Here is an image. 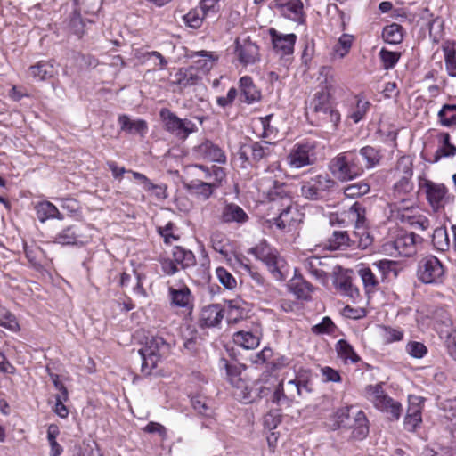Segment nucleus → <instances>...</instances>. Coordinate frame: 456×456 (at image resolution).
Listing matches in <instances>:
<instances>
[{
    "instance_id": "nucleus-27",
    "label": "nucleus",
    "mask_w": 456,
    "mask_h": 456,
    "mask_svg": "<svg viewBox=\"0 0 456 456\" xmlns=\"http://www.w3.org/2000/svg\"><path fill=\"white\" fill-rule=\"evenodd\" d=\"M53 242L61 246L83 245L82 234L78 226L72 224L65 227L56 233Z\"/></svg>"
},
{
    "instance_id": "nucleus-41",
    "label": "nucleus",
    "mask_w": 456,
    "mask_h": 456,
    "mask_svg": "<svg viewBox=\"0 0 456 456\" xmlns=\"http://www.w3.org/2000/svg\"><path fill=\"white\" fill-rule=\"evenodd\" d=\"M290 288L297 298L303 300L310 299L314 290L313 285L301 277H295L291 281Z\"/></svg>"
},
{
    "instance_id": "nucleus-38",
    "label": "nucleus",
    "mask_w": 456,
    "mask_h": 456,
    "mask_svg": "<svg viewBox=\"0 0 456 456\" xmlns=\"http://www.w3.org/2000/svg\"><path fill=\"white\" fill-rule=\"evenodd\" d=\"M186 188L206 200L213 194L214 190L216 189V183H210L209 182H203L200 180H192L186 184Z\"/></svg>"
},
{
    "instance_id": "nucleus-23",
    "label": "nucleus",
    "mask_w": 456,
    "mask_h": 456,
    "mask_svg": "<svg viewBox=\"0 0 456 456\" xmlns=\"http://www.w3.org/2000/svg\"><path fill=\"white\" fill-rule=\"evenodd\" d=\"M189 57L194 60L191 67H193L196 71L200 70L203 73L209 72L218 61V55L213 52L205 50L191 52Z\"/></svg>"
},
{
    "instance_id": "nucleus-9",
    "label": "nucleus",
    "mask_w": 456,
    "mask_h": 456,
    "mask_svg": "<svg viewBox=\"0 0 456 456\" xmlns=\"http://www.w3.org/2000/svg\"><path fill=\"white\" fill-rule=\"evenodd\" d=\"M417 274L419 280L425 284H437L443 281L444 268L436 256L430 255L419 262Z\"/></svg>"
},
{
    "instance_id": "nucleus-51",
    "label": "nucleus",
    "mask_w": 456,
    "mask_h": 456,
    "mask_svg": "<svg viewBox=\"0 0 456 456\" xmlns=\"http://www.w3.org/2000/svg\"><path fill=\"white\" fill-rule=\"evenodd\" d=\"M318 80L320 83V90H327L330 93L336 84L332 68L329 66H322L320 69Z\"/></svg>"
},
{
    "instance_id": "nucleus-13",
    "label": "nucleus",
    "mask_w": 456,
    "mask_h": 456,
    "mask_svg": "<svg viewBox=\"0 0 456 456\" xmlns=\"http://www.w3.org/2000/svg\"><path fill=\"white\" fill-rule=\"evenodd\" d=\"M315 144L311 142L296 143L290 150L287 161L290 167L301 168L315 162Z\"/></svg>"
},
{
    "instance_id": "nucleus-10",
    "label": "nucleus",
    "mask_w": 456,
    "mask_h": 456,
    "mask_svg": "<svg viewBox=\"0 0 456 456\" xmlns=\"http://www.w3.org/2000/svg\"><path fill=\"white\" fill-rule=\"evenodd\" d=\"M311 105L323 121L331 123L332 127H336L339 123L340 114L331 106L330 93L327 90H318Z\"/></svg>"
},
{
    "instance_id": "nucleus-36",
    "label": "nucleus",
    "mask_w": 456,
    "mask_h": 456,
    "mask_svg": "<svg viewBox=\"0 0 456 456\" xmlns=\"http://www.w3.org/2000/svg\"><path fill=\"white\" fill-rule=\"evenodd\" d=\"M297 215L296 209L292 207L291 199H287V204L281 209L279 214V216L274 219V224L281 230H285L286 228L292 225V224L296 221L295 216Z\"/></svg>"
},
{
    "instance_id": "nucleus-43",
    "label": "nucleus",
    "mask_w": 456,
    "mask_h": 456,
    "mask_svg": "<svg viewBox=\"0 0 456 456\" xmlns=\"http://www.w3.org/2000/svg\"><path fill=\"white\" fill-rule=\"evenodd\" d=\"M336 351L339 358H341L346 363L352 362L356 363L360 361V357L357 355L353 346L345 339H339L336 343Z\"/></svg>"
},
{
    "instance_id": "nucleus-53",
    "label": "nucleus",
    "mask_w": 456,
    "mask_h": 456,
    "mask_svg": "<svg viewBox=\"0 0 456 456\" xmlns=\"http://www.w3.org/2000/svg\"><path fill=\"white\" fill-rule=\"evenodd\" d=\"M228 241L226 235L221 232L216 231L210 235V242L213 249L223 256L228 254Z\"/></svg>"
},
{
    "instance_id": "nucleus-48",
    "label": "nucleus",
    "mask_w": 456,
    "mask_h": 456,
    "mask_svg": "<svg viewBox=\"0 0 456 456\" xmlns=\"http://www.w3.org/2000/svg\"><path fill=\"white\" fill-rule=\"evenodd\" d=\"M351 242L355 243L352 240L346 231H335L329 239V247L332 250L343 249L351 246Z\"/></svg>"
},
{
    "instance_id": "nucleus-63",
    "label": "nucleus",
    "mask_w": 456,
    "mask_h": 456,
    "mask_svg": "<svg viewBox=\"0 0 456 456\" xmlns=\"http://www.w3.org/2000/svg\"><path fill=\"white\" fill-rule=\"evenodd\" d=\"M335 330L336 325L328 316L323 317L320 323L314 325L311 329L315 335L332 334Z\"/></svg>"
},
{
    "instance_id": "nucleus-11",
    "label": "nucleus",
    "mask_w": 456,
    "mask_h": 456,
    "mask_svg": "<svg viewBox=\"0 0 456 456\" xmlns=\"http://www.w3.org/2000/svg\"><path fill=\"white\" fill-rule=\"evenodd\" d=\"M387 208H389V218L403 224L410 225L419 214L416 199L390 202L387 204Z\"/></svg>"
},
{
    "instance_id": "nucleus-2",
    "label": "nucleus",
    "mask_w": 456,
    "mask_h": 456,
    "mask_svg": "<svg viewBox=\"0 0 456 456\" xmlns=\"http://www.w3.org/2000/svg\"><path fill=\"white\" fill-rule=\"evenodd\" d=\"M329 170L340 182H348L363 175V166L357 150L338 153L329 163Z\"/></svg>"
},
{
    "instance_id": "nucleus-19",
    "label": "nucleus",
    "mask_w": 456,
    "mask_h": 456,
    "mask_svg": "<svg viewBox=\"0 0 456 456\" xmlns=\"http://www.w3.org/2000/svg\"><path fill=\"white\" fill-rule=\"evenodd\" d=\"M225 314V309L220 304H211L204 306L200 314L199 324L202 328L218 327Z\"/></svg>"
},
{
    "instance_id": "nucleus-16",
    "label": "nucleus",
    "mask_w": 456,
    "mask_h": 456,
    "mask_svg": "<svg viewBox=\"0 0 456 456\" xmlns=\"http://www.w3.org/2000/svg\"><path fill=\"white\" fill-rule=\"evenodd\" d=\"M249 219L246 211L233 202H225L218 215V221L222 224L241 226Z\"/></svg>"
},
{
    "instance_id": "nucleus-49",
    "label": "nucleus",
    "mask_w": 456,
    "mask_h": 456,
    "mask_svg": "<svg viewBox=\"0 0 456 456\" xmlns=\"http://www.w3.org/2000/svg\"><path fill=\"white\" fill-rule=\"evenodd\" d=\"M335 287L343 295L355 298L359 296V290L352 283V280L348 276L340 275L338 276L334 281Z\"/></svg>"
},
{
    "instance_id": "nucleus-21",
    "label": "nucleus",
    "mask_w": 456,
    "mask_h": 456,
    "mask_svg": "<svg viewBox=\"0 0 456 456\" xmlns=\"http://www.w3.org/2000/svg\"><path fill=\"white\" fill-rule=\"evenodd\" d=\"M195 153L203 159L224 164L226 156L224 151L211 141H205L195 148Z\"/></svg>"
},
{
    "instance_id": "nucleus-14",
    "label": "nucleus",
    "mask_w": 456,
    "mask_h": 456,
    "mask_svg": "<svg viewBox=\"0 0 456 456\" xmlns=\"http://www.w3.org/2000/svg\"><path fill=\"white\" fill-rule=\"evenodd\" d=\"M422 188L425 190L426 198L435 212L442 210L451 201L448 189L443 183L425 180Z\"/></svg>"
},
{
    "instance_id": "nucleus-57",
    "label": "nucleus",
    "mask_w": 456,
    "mask_h": 456,
    "mask_svg": "<svg viewBox=\"0 0 456 456\" xmlns=\"http://www.w3.org/2000/svg\"><path fill=\"white\" fill-rule=\"evenodd\" d=\"M372 266L380 273V279L384 281L387 279L391 273L396 275V262L382 259L372 264Z\"/></svg>"
},
{
    "instance_id": "nucleus-26",
    "label": "nucleus",
    "mask_w": 456,
    "mask_h": 456,
    "mask_svg": "<svg viewBox=\"0 0 456 456\" xmlns=\"http://www.w3.org/2000/svg\"><path fill=\"white\" fill-rule=\"evenodd\" d=\"M57 73V69L52 61H40L29 67L28 76L34 82H41L52 78Z\"/></svg>"
},
{
    "instance_id": "nucleus-28",
    "label": "nucleus",
    "mask_w": 456,
    "mask_h": 456,
    "mask_svg": "<svg viewBox=\"0 0 456 456\" xmlns=\"http://www.w3.org/2000/svg\"><path fill=\"white\" fill-rule=\"evenodd\" d=\"M168 297L171 304L177 307H188L192 302L191 292L184 284L170 285Z\"/></svg>"
},
{
    "instance_id": "nucleus-44",
    "label": "nucleus",
    "mask_w": 456,
    "mask_h": 456,
    "mask_svg": "<svg viewBox=\"0 0 456 456\" xmlns=\"http://www.w3.org/2000/svg\"><path fill=\"white\" fill-rule=\"evenodd\" d=\"M228 323H237L242 320L245 314L243 302L240 299H233L227 302L225 310Z\"/></svg>"
},
{
    "instance_id": "nucleus-22",
    "label": "nucleus",
    "mask_w": 456,
    "mask_h": 456,
    "mask_svg": "<svg viewBox=\"0 0 456 456\" xmlns=\"http://www.w3.org/2000/svg\"><path fill=\"white\" fill-rule=\"evenodd\" d=\"M239 100L246 104H252L261 99V92L249 76H244L239 80Z\"/></svg>"
},
{
    "instance_id": "nucleus-5",
    "label": "nucleus",
    "mask_w": 456,
    "mask_h": 456,
    "mask_svg": "<svg viewBox=\"0 0 456 456\" xmlns=\"http://www.w3.org/2000/svg\"><path fill=\"white\" fill-rule=\"evenodd\" d=\"M366 393L375 408L387 414L390 420H398L400 419L403 411L402 404L387 395L381 384L368 386Z\"/></svg>"
},
{
    "instance_id": "nucleus-58",
    "label": "nucleus",
    "mask_w": 456,
    "mask_h": 456,
    "mask_svg": "<svg viewBox=\"0 0 456 456\" xmlns=\"http://www.w3.org/2000/svg\"><path fill=\"white\" fill-rule=\"evenodd\" d=\"M295 400V395L293 393H289L286 395L283 388V382L281 381L275 387L273 396L272 402L275 404H287L289 405Z\"/></svg>"
},
{
    "instance_id": "nucleus-64",
    "label": "nucleus",
    "mask_w": 456,
    "mask_h": 456,
    "mask_svg": "<svg viewBox=\"0 0 456 456\" xmlns=\"http://www.w3.org/2000/svg\"><path fill=\"white\" fill-rule=\"evenodd\" d=\"M370 108V102L363 99H358L355 107L351 110L349 117L354 123L361 121Z\"/></svg>"
},
{
    "instance_id": "nucleus-47",
    "label": "nucleus",
    "mask_w": 456,
    "mask_h": 456,
    "mask_svg": "<svg viewBox=\"0 0 456 456\" xmlns=\"http://www.w3.org/2000/svg\"><path fill=\"white\" fill-rule=\"evenodd\" d=\"M252 160L258 162L273 154V146L268 142H256L248 146Z\"/></svg>"
},
{
    "instance_id": "nucleus-52",
    "label": "nucleus",
    "mask_w": 456,
    "mask_h": 456,
    "mask_svg": "<svg viewBox=\"0 0 456 456\" xmlns=\"http://www.w3.org/2000/svg\"><path fill=\"white\" fill-rule=\"evenodd\" d=\"M370 190V184L365 181H360L349 184L344 188V194L346 198L356 199L367 194Z\"/></svg>"
},
{
    "instance_id": "nucleus-32",
    "label": "nucleus",
    "mask_w": 456,
    "mask_h": 456,
    "mask_svg": "<svg viewBox=\"0 0 456 456\" xmlns=\"http://www.w3.org/2000/svg\"><path fill=\"white\" fill-rule=\"evenodd\" d=\"M174 83L179 86L181 88H186L191 86H195L200 81V77L193 67L186 69H180L174 76Z\"/></svg>"
},
{
    "instance_id": "nucleus-59",
    "label": "nucleus",
    "mask_w": 456,
    "mask_h": 456,
    "mask_svg": "<svg viewBox=\"0 0 456 456\" xmlns=\"http://www.w3.org/2000/svg\"><path fill=\"white\" fill-rule=\"evenodd\" d=\"M219 282L227 289H233L237 286L236 279L224 267H217L216 270Z\"/></svg>"
},
{
    "instance_id": "nucleus-35",
    "label": "nucleus",
    "mask_w": 456,
    "mask_h": 456,
    "mask_svg": "<svg viewBox=\"0 0 456 456\" xmlns=\"http://www.w3.org/2000/svg\"><path fill=\"white\" fill-rule=\"evenodd\" d=\"M233 387V396L244 403H250L256 401V395H253L254 387L249 386L245 380L236 379V383L232 385Z\"/></svg>"
},
{
    "instance_id": "nucleus-34",
    "label": "nucleus",
    "mask_w": 456,
    "mask_h": 456,
    "mask_svg": "<svg viewBox=\"0 0 456 456\" xmlns=\"http://www.w3.org/2000/svg\"><path fill=\"white\" fill-rule=\"evenodd\" d=\"M37 216L41 223L48 219L63 220L64 216L59 211L57 207L50 201H42L36 206Z\"/></svg>"
},
{
    "instance_id": "nucleus-18",
    "label": "nucleus",
    "mask_w": 456,
    "mask_h": 456,
    "mask_svg": "<svg viewBox=\"0 0 456 456\" xmlns=\"http://www.w3.org/2000/svg\"><path fill=\"white\" fill-rule=\"evenodd\" d=\"M328 261V257L311 256L303 260V266L306 272L324 284L329 278Z\"/></svg>"
},
{
    "instance_id": "nucleus-3",
    "label": "nucleus",
    "mask_w": 456,
    "mask_h": 456,
    "mask_svg": "<svg viewBox=\"0 0 456 456\" xmlns=\"http://www.w3.org/2000/svg\"><path fill=\"white\" fill-rule=\"evenodd\" d=\"M171 348L169 341L159 335L146 337L143 346L139 350L142 357L141 370L144 375L151 374L158 362Z\"/></svg>"
},
{
    "instance_id": "nucleus-61",
    "label": "nucleus",
    "mask_w": 456,
    "mask_h": 456,
    "mask_svg": "<svg viewBox=\"0 0 456 456\" xmlns=\"http://www.w3.org/2000/svg\"><path fill=\"white\" fill-rule=\"evenodd\" d=\"M191 405L193 409L198 411L199 414L210 417L212 414V410L208 404V399L201 395H196L191 397Z\"/></svg>"
},
{
    "instance_id": "nucleus-54",
    "label": "nucleus",
    "mask_w": 456,
    "mask_h": 456,
    "mask_svg": "<svg viewBox=\"0 0 456 456\" xmlns=\"http://www.w3.org/2000/svg\"><path fill=\"white\" fill-rule=\"evenodd\" d=\"M0 326L12 332L20 330L15 315L4 307H0Z\"/></svg>"
},
{
    "instance_id": "nucleus-15",
    "label": "nucleus",
    "mask_w": 456,
    "mask_h": 456,
    "mask_svg": "<svg viewBox=\"0 0 456 456\" xmlns=\"http://www.w3.org/2000/svg\"><path fill=\"white\" fill-rule=\"evenodd\" d=\"M273 5L282 17L300 25L305 22V12L301 0H274Z\"/></svg>"
},
{
    "instance_id": "nucleus-60",
    "label": "nucleus",
    "mask_w": 456,
    "mask_h": 456,
    "mask_svg": "<svg viewBox=\"0 0 456 456\" xmlns=\"http://www.w3.org/2000/svg\"><path fill=\"white\" fill-rule=\"evenodd\" d=\"M205 19L207 18L202 15L201 11L199 10L198 7L191 10L183 16V20L186 25L192 28H199Z\"/></svg>"
},
{
    "instance_id": "nucleus-45",
    "label": "nucleus",
    "mask_w": 456,
    "mask_h": 456,
    "mask_svg": "<svg viewBox=\"0 0 456 456\" xmlns=\"http://www.w3.org/2000/svg\"><path fill=\"white\" fill-rule=\"evenodd\" d=\"M352 428V436L354 439L362 440L369 434L368 419L362 411H358L355 414L354 425Z\"/></svg>"
},
{
    "instance_id": "nucleus-8",
    "label": "nucleus",
    "mask_w": 456,
    "mask_h": 456,
    "mask_svg": "<svg viewBox=\"0 0 456 456\" xmlns=\"http://www.w3.org/2000/svg\"><path fill=\"white\" fill-rule=\"evenodd\" d=\"M250 253L266 265L274 279H283L281 269L283 266L284 261L280 257L278 251L272 248L266 241H260L256 247L250 249Z\"/></svg>"
},
{
    "instance_id": "nucleus-46",
    "label": "nucleus",
    "mask_w": 456,
    "mask_h": 456,
    "mask_svg": "<svg viewBox=\"0 0 456 456\" xmlns=\"http://www.w3.org/2000/svg\"><path fill=\"white\" fill-rule=\"evenodd\" d=\"M441 126L456 127V104H444L437 114Z\"/></svg>"
},
{
    "instance_id": "nucleus-20",
    "label": "nucleus",
    "mask_w": 456,
    "mask_h": 456,
    "mask_svg": "<svg viewBox=\"0 0 456 456\" xmlns=\"http://www.w3.org/2000/svg\"><path fill=\"white\" fill-rule=\"evenodd\" d=\"M273 49L281 55H287L293 53L294 45L297 40L295 34H281L274 28L270 29Z\"/></svg>"
},
{
    "instance_id": "nucleus-40",
    "label": "nucleus",
    "mask_w": 456,
    "mask_h": 456,
    "mask_svg": "<svg viewBox=\"0 0 456 456\" xmlns=\"http://www.w3.org/2000/svg\"><path fill=\"white\" fill-rule=\"evenodd\" d=\"M403 28L397 23L387 25L382 30L383 40L390 45L400 44L403 39Z\"/></svg>"
},
{
    "instance_id": "nucleus-12",
    "label": "nucleus",
    "mask_w": 456,
    "mask_h": 456,
    "mask_svg": "<svg viewBox=\"0 0 456 456\" xmlns=\"http://www.w3.org/2000/svg\"><path fill=\"white\" fill-rule=\"evenodd\" d=\"M349 215L354 220V235L358 238V245L362 248H366L372 243V238L368 232V221L366 219L365 208L359 202H355L349 208Z\"/></svg>"
},
{
    "instance_id": "nucleus-56",
    "label": "nucleus",
    "mask_w": 456,
    "mask_h": 456,
    "mask_svg": "<svg viewBox=\"0 0 456 456\" xmlns=\"http://www.w3.org/2000/svg\"><path fill=\"white\" fill-rule=\"evenodd\" d=\"M432 243L436 248L441 251H445L449 248V237L445 228L439 227L435 229L432 235Z\"/></svg>"
},
{
    "instance_id": "nucleus-55",
    "label": "nucleus",
    "mask_w": 456,
    "mask_h": 456,
    "mask_svg": "<svg viewBox=\"0 0 456 456\" xmlns=\"http://www.w3.org/2000/svg\"><path fill=\"white\" fill-rule=\"evenodd\" d=\"M379 58L384 69H392L399 61L401 58V53L389 51L386 48H382L379 51Z\"/></svg>"
},
{
    "instance_id": "nucleus-33",
    "label": "nucleus",
    "mask_w": 456,
    "mask_h": 456,
    "mask_svg": "<svg viewBox=\"0 0 456 456\" xmlns=\"http://www.w3.org/2000/svg\"><path fill=\"white\" fill-rule=\"evenodd\" d=\"M172 256L175 263L181 269L184 270L196 265V257L193 252L183 247H175L172 250Z\"/></svg>"
},
{
    "instance_id": "nucleus-30",
    "label": "nucleus",
    "mask_w": 456,
    "mask_h": 456,
    "mask_svg": "<svg viewBox=\"0 0 456 456\" xmlns=\"http://www.w3.org/2000/svg\"><path fill=\"white\" fill-rule=\"evenodd\" d=\"M436 139L438 142V148L434 155V163L438 162L442 158H451L456 155V146L451 143V136L448 133H438Z\"/></svg>"
},
{
    "instance_id": "nucleus-29",
    "label": "nucleus",
    "mask_w": 456,
    "mask_h": 456,
    "mask_svg": "<svg viewBox=\"0 0 456 456\" xmlns=\"http://www.w3.org/2000/svg\"><path fill=\"white\" fill-rule=\"evenodd\" d=\"M120 131L131 134H139L144 137L148 132V124L143 119H131L129 116L122 114L118 118Z\"/></svg>"
},
{
    "instance_id": "nucleus-42",
    "label": "nucleus",
    "mask_w": 456,
    "mask_h": 456,
    "mask_svg": "<svg viewBox=\"0 0 456 456\" xmlns=\"http://www.w3.org/2000/svg\"><path fill=\"white\" fill-rule=\"evenodd\" d=\"M24 252L27 259L35 268L38 269L44 265L46 256L40 247L24 244Z\"/></svg>"
},
{
    "instance_id": "nucleus-39",
    "label": "nucleus",
    "mask_w": 456,
    "mask_h": 456,
    "mask_svg": "<svg viewBox=\"0 0 456 456\" xmlns=\"http://www.w3.org/2000/svg\"><path fill=\"white\" fill-rule=\"evenodd\" d=\"M233 341L245 349H254L259 346L260 337L251 331L241 330L234 333Z\"/></svg>"
},
{
    "instance_id": "nucleus-4",
    "label": "nucleus",
    "mask_w": 456,
    "mask_h": 456,
    "mask_svg": "<svg viewBox=\"0 0 456 456\" xmlns=\"http://www.w3.org/2000/svg\"><path fill=\"white\" fill-rule=\"evenodd\" d=\"M336 185L328 174H320L301 183V196L308 200H322L330 195Z\"/></svg>"
},
{
    "instance_id": "nucleus-6",
    "label": "nucleus",
    "mask_w": 456,
    "mask_h": 456,
    "mask_svg": "<svg viewBox=\"0 0 456 456\" xmlns=\"http://www.w3.org/2000/svg\"><path fill=\"white\" fill-rule=\"evenodd\" d=\"M284 175L281 165L275 161L270 164L265 169V175L261 178L262 185L265 187L267 195L272 201H275L278 199L284 200L287 202L288 192L286 185L281 179Z\"/></svg>"
},
{
    "instance_id": "nucleus-50",
    "label": "nucleus",
    "mask_w": 456,
    "mask_h": 456,
    "mask_svg": "<svg viewBox=\"0 0 456 456\" xmlns=\"http://www.w3.org/2000/svg\"><path fill=\"white\" fill-rule=\"evenodd\" d=\"M367 293L379 289V279L370 267H363L358 271Z\"/></svg>"
},
{
    "instance_id": "nucleus-62",
    "label": "nucleus",
    "mask_w": 456,
    "mask_h": 456,
    "mask_svg": "<svg viewBox=\"0 0 456 456\" xmlns=\"http://www.w3.org/2000/svg\"><path fill=\"white\" fill-rule=\"evenodd\" d=\"M352 44L353 37L351 36L346 34L342 35L337 45L334 46L335 54L339 58L345 57L348 53Z\"/></svg>"
},
{
    "instance_id": "nucleus-24",
    "label": "nucleus",
    "mask_w": 456,
    "mask_h": 456,
    "mask_svg": "<svg viewBox=\"0 0 456 456\" xmlns=\"http://www.w3.org/2000/svg\"><path fill=\"white\" fill-rule=\"evenodd\" d=\"M357 153L358 158L361 159L362 163L363 172L365 169L370 170L379 166L383 159V153L380 147L366 145L362 147L360 150H357Z\"/></svg>"
},
{
    "instance_id": "nucleus-37",
    "label": "nucleus",
    "mask_w": 456,
    "mask_h": 456,
    "mask_svg": "<svg viewBox=\"0 0 456 456\" xmlns=\"http://www.w3.org/2000/svg\"><path fill=\"white\" fill-rule=\"evenodd\" d=\"M443 52L448 75L456 77V42H446L443 45Z\"/></svg>"
},
{
    "instance_id": "nucleus-31",
    "label": "nucleus",
    "mask_w": 456,
    "mask_h": 456,
    "mask_svg": "<svg viewBox=\"0 0 456 456\" xmlns=\"http://www.w3.org/2000/svg\"><path fill=\"white\" fill-rule=\"evenodd\" d=\"M239 61L244 65L254 64L259 60L258 47L252 42H245L236 48Z\"/></svg>"
},
{
    "instance_id": "nucleus-25",
    "label": "nucleus",
    "mask_w": 456,
    "mask_h": 456,
    "mask_svg": "<svg viewBox=\"0 0 456 456\" xmlns=\"http://www.w3.org/2000/svg\"><path fill=\"white\" fill-rule=\"evenodd\" d=\"M421 404L419 397H410L403 425L407 431L413 432L422 421Z\"/></svg>"
},
{
    "instance_id": "nucleus-1",
    "label": "nucleus",
    "mask_w": 456,
    "mask_h": 456,
    "mask_svg": "<svg viewBox=\"0 0 456 456\" xmlns=\"http://www.w3.org/2000/svg\"><path fill=\"white\" fill-rule=\"evenodd\" d=\"M412 175V161L409 157H401L397 160L394 175L396 181L392 186L391 191L389 193V197L392 200L391 202L416 199Z\"/></svg>"
},
{
    "instance_id": "nucleus-7",
    "label": "nucleus",
    "mask_w": 456,
    "mask_h": 456,
    "mask_svg": "<svg viewBox=\"0 0 456 456\" xmlns=\"http://www.w3.org/2000/svg\"><path fill=\"white\" fill-rule=\"evenodd\" d=\"M159 117L165 130L180 140L187 139L191 134L198 130L196 125L191 120L180 118L167 108L160 110Z\"/></svg>"
},
{
    "instance_id": "nucleus-17",
    "label": "nucleus",
    "mask_w": 456,
    "mask_h": 456,
    "mask_svg": "<svg viewBox=\"0 0 456 456\" xmlns=\"http://www.w3.org/2000/svg\"><path fill=\"white\" fill-rule=\"evenodd\" d=\"M422 239L414 232H402L393 242L394 248L398 255L404 257H411L417 253V248Z\"/></svg>"
}]
</instances>
